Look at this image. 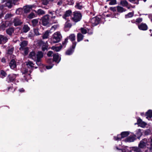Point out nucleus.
Wrapping results in <instances>:
<instances>
[{
	"label": "nucleus",
	"mask_w": 152,
	"mask_h": 152,
	"mask_svg": "<svg viewBox=\"0 0 152 152\" xmlns=\"http://www.w3.org/2000/svg\"><path fill=\"white\" fill-rule=\"evenodd\" d=\"M62 36L59 32H56L53 35L51 38V43H56L58 42L61 40Z\"/></svg>",
	"instance_id": "f257e3e1"
},
{
	"label": "nucleus",
	"mask_w": 152,
	"mask_h": 152,
	"mask_svg": "<svg viewBox=\"0 0 152 152\" xmlns=\"http://www.w3.org/2000/svg\"><path fill=\"white\" fill-rule=\"evenodd\" d=\"M26 65L28 67V70L26 69L22 70V72L23 74H26L28 72V70L31 73L34 69V64L32 62L30 61L27 62L26 63Z\"/></svg>",
	"instance_id": "f03ea898"
},
{
	"label": "nucleus",
	"mask_w": 152,
	"mask_h": 152,
	"mask_svg": "<svg viewBox=\"0 0 152 152\" xmlns=\"http://www.w3.org/2000/svg\"><path fill=\"white\" fill-rule=\"evenodd\" d=\"M147 142V140L145 139H144L142 140L141 141L139 145V148H136L135 149V151L136 152H141V151H140V148H144L146 146Z\"/></svg>",
	"instance_id": "7ed1b4c3"
},
{
	"label": "nucleus",
	"mask_w": 152,
	"mask_h": 152,
	"mask_svg": "<svg viewBox=\"0 0 152 152\" xmlns=\"http://www.w3.org/2000/svg\"><path fill=\"white\" fill-rule=\"evenodd\" d=\"M82 15L81 13L77 12H75L73 13L72 20L75 22L79 21L81 19Z\"/></svg>",
	"instance_id": "20e7f679"
},
{
	"label": "nucleus",
	"mask_w": 152,
	"mask_h": 152,
	"mask_svg": "<svg viewBox=\"0 0 152 152\" xmlns=\"http://www.w3.org/2000/svg\"><path fill=\"white\" fill-rule=\"evenodd\" d=\"M60 60V58L59 56L57 54L53 55V60L51 59H49L47 60V62L49 64H52L53 61L58 63Z\"/></svg>",
	"instance_id": "39448f33"
},
{
	"label": "nucleus",
	"mask_w": 152,
	"mask_h": 152,
	"mask_svg": "<svg viewBox=\"0 0 152 152\" xmlns=\"http://www.w3.org/2000/svg\"><path fill=\"white\" fill-rule=\"evenodd\" d=\"M58 10H57L56 12H49V13L50 15L49 16L51 18V20L53 21V23H57V20H55V19L56 18V14L57 15L58 12Z\"/></svg>",
	"instance_id": "423d86ee"
},
{
	"label": "nucleus",
	"mask_w": 152,
	"mask_h": 152,
	"mask_svg": "<svg viewBox=\"0 0 152 152\" xmlns=\"http://www.w3.org/2000/svg\"><path fill=\"white\" fill-rule=\"evenodd\" d=\"M129 134L128 132H122L121 134L118 135L117 137H114V139L115 140H120L122 138L126 137Z\"/></svg>",
	"instance_id": "0eeeda50"
},
{
	"label": "nucleus",
	"mask_w": 152,
	"mask_h": 152,
	"mask_svg": "<svg viewBox=\"0 0 152 152\" xmlns=\"http://www.w3.org/2000/svg\"><path fill=\"white\" fill-rule=\"evenodd\" d=\"M36 59L35 61H36V63L37 65H39L40 63L39 62L41 58L43 57V53L41 52H38L37 54Z\"/></svg>",
	"instance_id": "6e6552de"
},
{
	"label": "nucleus",
	"mask_w": 152,
	"mask_h": 152,
	"mask_svg": "<svg viewBox=\"0 0 152 152\" xmlns=\"http://www.w3.org/2000/svg\"><path fill=\"white\" fill-rule=\"evenodd\" d=\"M49 18L48 15H46L44 16L42 19V23L43 26H46L49 23Z\"/></svg>",
	"instance_id": "1a4fd4ad"
},
{
	"label": "nucleus",
	"mask_w": 152,
	"mask_h": 152,
	"mask_svg": "<svg viewBox=\"0 0 152 152\" xmlns=\"http://www.w3.org/2000/svg\"><path fill=\"white\" fill-rule=\"evenodd\" d=\"M99 19L97 17L93 18L90 20V22L92 23L93 26L97 25L99 23Z\"/></svg>",
	"instance_id": "9d476101"
},
{
	"label": "nucleus",
	"mask_w": 152,
	"mask_h": 152,
	"mask_svg": "<svg viewBox=\"0 0 152 152\" xmlns=\"http://www.w3.org/2000/svg\"><path fill=\"white\" fill-rule=\"evenodd\" d=\"M17 75L13 74L12 75H9L7 77V80L8 82L12 81L14 80L16 77Z\"/></svg>",
	"instance_id": "9b49d317"
},
{
	"label": "nucleus",
	"mask_w": 152,
	"mask_h": 152,
	"mask_svg": "<svg viewBox=\"0 0 152 152\" xmlns=\"http://www.w3.org/2000/svg\"><path fill=\"white\" fill-rule=\"evenodd\" d=\"M28 42L27 41H24L22 42L20 44V47L19 48V50L20 51L23 50L24 48H26L25 47L27 45Z\"/></svg>",
	"instance_id": "f8f14e48"
},
{
	"label": "nucleus",
	"mask_w": 152,
	"mask_h": 152,
	"mask_svg": "<svg viewBox=\"0 0 152 152\" xmlns=\"http://www.w3.org/2000/svg\"><path fill=\"white\" fill-rule=\"evenodd\" d=\"M140 30H146L147 29L148 26L145 23H142L138 26Z\"/></svg>",
	"instance_id": "ddd939ff"
},
{
	"label": "nucleus",
	"mask_w": 152,
	"mask_h": 152,
	"mask_svg": "<svg viewBox=\"0 0 152 152\" xmlns=\"http://www.w3.org/2000/svg\"><path fill=\"white\" fill-rule=\"evenodd\" d=\"M51 33L50 30H47L42 35V39H46L48 38L50 34Z\"/></svg>",
	"instance_id": "4468645a"
},
{
	"label": "nucleus",
	"mask_w": 152,
	"mask_h": 152,
	"mask_svg": "<svg viewBox=\"0 0 152 152\" xmlns=\"http://www.w3.org/2000/svg\"><path fill=\"white\" fill-rule=\"evenodd\" d=\"M9 65L12 69H14L16 66V62L15 59H13L11 60L9 64Z\"/></svg>",
	"instance_id": "2eb2a0df"
},
{
	"label": "nucleus",
	"mask_w": 152,
	"mask_h": 152,
	"mask_svg": "<svg viewBox=\"0 0 152 152\" xmlns=\"http://www.w3.org/2000/svg\"><path fill=\"white\" fill-rule=\"evenodd\" d=\"M81 31L82 33L83 34H85L87 33L89 34H91L92 33V32L91 30L89 31L88 29L85 28H81Z\"/></svg>",
	"instance_id": "dca6fc26"
},
{
	"label": "nucleus",
	"mask_w": 152,
	"mask_h": 152,
	"mask_svg": "<svg viewBox=\"0 0 152 152\" xmlns=\"http://www.w3.org/2000/svg\"><path fill=\"white\" fill-rule=\"evenodd\" d=\"M8 40V39L6 37L2 35H0V43H4Z\"/></svg>",
	"instance_id": "f3484780"
},
{
	"label": "nucleus",
	"mask_w": 152,
	"mask_h": 152,
	"mask_svg": "<svg viewBox=\"0 0 152 152\" xmlns=\"http://www.w3.org/2000/svg\"><path fill=\"white\" fill-rule=\"evenodd\" d=\"M13 23L14 25L15 26L20 25L22 24V22H21L20 20L18 18H16L14 19Z\"/></svg>",
	"instance_id": "a211bd4d"
},
{
	"label": "nucleus",
	"mask_w": 152,
	"mask_h": 152,
	"mask_svg": "<svg viewBox=\"0 0 152 152\" xmlns=\"http://www.w3.org/2000/svg\"><path fill=\"white\" fill-rule=\"evenodd\" d=\"M32 6L31 5L26 6L23 7L24 11L25 13H27L29 12L31 10Z\"/></svg>",
	"instance_id": "6ab92c4d"
},
{
	"label": "nucleus",
	"mask_w": 152,
	"mask_h": 152,
	"mask_svg": "<svg viewBox=\"0 0 152 152\" xmlns=\"http://www.w3.org/2000/svg\"><path fill=\"white\" fill-rule=\"evenodd\" d=\"M71 13L72 12L71 10L66 11L65 12L64 15L63 16V18L67 20V18L70 16Z\"/></svg>",
	"instance_id": "aec40b11"
},
{
	"label": "nucleus",
	"mask_w": 152,
	"mask_h": 152,
	"mask_svg": "<svg viewBox=\"0 0 152 152\" xmlns=\"http://www.w3.org/2000/svg\"><path fill=\"white\" fill-rule=\"evenodd\" d=\"M13 4H14L12 0H9L6 4V6L9 8H11Z\"/></svg>",
	"instance_id": "412c9836"
},
{
	"label": "nucleus",
	"mask_w": 152,
	"mask_h": 152,
	"mask_svg": "<svg viewBox=\"0 0 152 152\" xmlns=\"http://www.w3.org/2000/svg\"><path fill=\"white\" fill-rule=\"evenodd\" d=\"M120 4L121 5L123 6L127 7L128 9H129L130 7L128 6V4L127 1L126 0L121 1Z\"/></svg>",
	"instance_id": "4be33fe9"
},
{
	"label": "nucleus",
	"mask_w": 152,
	"mask_h": 152,
	"mask_svg": "<svg viewBox=\"0 0 152 152\" xmlns=\"http://www.w3.org/2000/svg\"><path fill=\"white\" fill-rule=\"evenodd\" d=\"M116 8H117L118 12L119 13H122L126 11V10L125 9L121 6H117L116 7Z\"/></svg>",
	"instance_id": "5701e85b"
},
{
	"label": "nucleus",
	"mask_w": 152,
	"mask_h": 152,
	"mask_svg": "<svg viewBox=\"0 0 152 152\" xmlns=\"http://www.w3.org/2000/svg\"><path fill=\"white\" fill-rule=\"evenodd\" d=\"M36 55L34 52H31L29 55V57L31 58L32 59L35 61L36 59Z\"/></svg>",
	"instance_id": "b1692460"
},
{
	"label": "nucleus",
	"mask_w": 152,
	"mask_h": 152,
	"mask_svg": "<svg viewBox=\"0 0 152 152\" xmlns=\"http://www.w3.org/2000/svg\"><path fill=\"white\" fill-rule=\"evenodd\" d=\"M137 122L138 124L142 127H144L146 125V124L143 122L140 119H138Z\"/></svg>",
	"instance_id": "393cba45"
},
{
	"label": "nucleus",
	"mask_w": 152,
	"mask_h": 152,
	"mask_svg": "<svg viewBox=\"0 0 152 152\" xmlns=\"http://www.w3.org/2000/svg\"><path fill=\"white\" fill-rule=\"evenodd\" d=\"M62 48V45H61V46H58V47H56V46H53L52 47V48H51V49L52 50H53L56 51L58 52V51H59L61 50Z\"/></svg>",
	"instance_id": "a878e982"
},
{
	"label": "nucleus",
	"mask_w": 152,
	"mask_h": 152,
	"mask_svg": "<svg viewBox=\"0 0 152 152\" xmlns=\"http://www.w3.org/2000/svg\"><path fill=\"white\" fill-rule=\"evenodd\" d=\"M146 118H151L152 117V110H149L146 113Z\"/></svg>",
	"instance_id": "bb28decb"
},
{
	"label": "nucleus",
	"mask_w": 152,
	"mask_h": 152,
	"mask_svg": "<svg viewBox=\"0 0 152 152\" xmlns=\"http://www.w3.org/2000/svg\"><path fill=\"white\" fill-rule=\"evenodd\" d=\"M75 7L77 9L81 10L83 8V6L81 3H77L75 6Z\"/></svg>",
	"instance_id": "cd10ccee"
},
{
	"label": "nucleus",
	"mask_w": 152,
	"mask_h": 152,
	"mask_svg": "<svg viewBox=\"0 0 152 152\" xmlns=\"http://www.w3.org/2000/svg\"><path fill=\"white\" fill-rule=\"evenodd\" d=\"M4 6L3 5L0 6V15H1L2 17L5 13L4 12Z\"/></svg>",
	"instance_id": "c85d7f7f"
},
{
	"label": "nucleus",
	"mask_w": 152,
	"mask_h": 152,
	"mask_svg": "<svg viewBox=\"0 0 152 152\" xmlns=\"http://www.w3.org/2000/svg\"><path fill=\"white\" fill-rule=\"evenodd\" d=\"M83 37V36L81 33H78L77 35V41L80 42V41L82 40Z\"/></svg>",
	"instance_id": "c756f323"
},
{
	"label": "nucleus",
	"mask_w": 152,
	"mask_h": 152,
	"mask_svg": "<svg viewBox=\"0 0 152 152\" xmlns=\"http://www.w3.org/2000/svg\"><path fill=\"white\" fill-rule=\"evenodd\" d=\"M42 44V48L43 50L44 51L45 50H47L48 48V45L46 43H43L42 41L40 42Z\"/></svg>",
	"instance_id": "7c9ffc66"
},
{
	"label": "nucleus",
	"mask_w": 152,
	"mask_h": 152,
	"mask_svg": "<svg viewBox=\"0 0 152 152\" xmlns=\"http://www.w3.org/2000/svg\"><path fill=\"white\" fill-rule=\"evenodd\" d=\"M135 139V137L134 136H130L126 139V141L127 142H132L134 141Z\"/></svg>",
	"instance_id": "2f4dec72"
},
{
	"label": "nucleus",
	"mask_w": 152,
	"mask_h": 152,
	"mask_svg": "<svg viewBox=\"0 0 152 152\" xmlns=\"http://www.w3.org/2000/svg\"><path fill=\"white\" fill-rule=\"evenodd\" d=\"M35 11L37 13L38 15H43L45 14V11L41 9H39L37 11Z\"/></svg>",
	"instance_id": "473e14b6"
},
{
	"label": "nucleus",
	"mask_w": 152,
	"mask_h": 152,
	"mask_svg": "<svg viewBox=\"0 0 152 152\" xmlns=\"http://www.w3.org/2000/svg\"><path fill=\"white\" fill-rule=\"evenodd\" d=\"M68 38V39H70L71 41H73L75 39V36L74 34H71Z\"/></svg>",
	"instance_id": "72a5a7b5"
},
{
	"label": "nucleus",
	"mask_w": 152,
	"mask_h": 152,
	"mask_svg": "<svg viewBox=\"0 0 152 152\" xmlns=\"http://www.w3.org/2000/svg\"><path fill=\"white\" fill-rule=\"evenodd\" d=\"M38 19H34L32 20V23L33 26H36L38 22Z\"/></svg>",
	"instance_id": "f704fd0d"
},
{
	"label": "nucleus",
	"mask_w": 152,
	"mask_h": 152,
	"mask_svg": "<svg viewBox=\"0 0 152 152\" xmlns=\"http://www.w3.org/2000/svg\"><path fill=\"white\" fill-rule=\"evenodd\" d=\"M14 29L12 28H9L6 30L7 33L10 35H11Z\"/></svg>",
	"instance_id": "c9c22d12"
},
{
	"label": "nucleus",
	"mask_w": 152,
	"mask_h": 152,
	"mask_svg": "<svg viewBox=\"0 0 152 152\" xmlns=\"http://www.w3.org/2000/svg\"><path fill=\"white\" fill-rule=\"evenodd\" d=\"M29 30V28L27 25H24L23 27V30L24 32H27Z\"/></svg>",
	"instance_id": "e433bc0d"
},
{
	"label": "nucleus",
	"mask_w": 152,
	"mask_h": 152,
	"mask_svg": "<svg viewBox=\"0 0 152 152\" xmlns=\"http://www.w3.org/2000/svg\"><path fill=\"white\" fill-rule=\"evenodd\" d=\"M134 14V12H129L127 15H125V18H131L133 16Z\"/></svg>",
	"instance_id": "4c0bfd02"
},
{
	"label": "nucleus",
	"mask_w": 152,
	"mask_h": 152,
	"mask_svg": "<svg viewBox=\"0 0 152 152\" xmlns=\"http://www.w3.org/2000/svg\"><path fill=\"white\" fill-rule=\"evenodd\" d=\"M137 135L139 138L142 135V133L141 132V130L140 129H138L137 131Z\"/></svg>",
	"instance_id": "58836bf2"
},
{
	"label": "nucleus",
	"mask_w": 152,
	"mask_h": 152,
	"mask_svg": "<svg viewBox=\"0 0 152 152\" xmlns=\"http://www.w3.org/2000/svg\"><path fill=\"white\" fill-rule=\"evenodd\" d=\"M21 52L23 51L24 52V54L25 55H27L28 53V48L26 47L24 48V49L23 50L21 51ZM22 53L23 52H22Z\"/></svg>",
	"instance_id": "ea45409f"
},
{
	"label": "nucleus",
	"mask_w": 152,
	"mask_h": 152,
	"mask_svg": "<svg viewBox=\"0 0 152 152\" xmlns=\"http://www.w3.org/2000/svg\"><path fill=\"white\" fill-rule=\"evenodd\" d=\"M108 1H110L109 4L111 5L115 4L116 3V0H108Z\"/></svg>",
	"instance_id": "a19ab883"
},
{
	"label": "nucleus",
	"mask_w": 152,
	"mask_h": 152,
	"mask_svg": "<svg viewBox=\"0 0 152 152\" xmlns=\"http://www.w3.org/2000/svg\"><path fill=\"white\" fill-rule=\"evenodd\" d=\"M73 50L71 49L67 50L66 52V54L67 55H70L73 52Z\"/></svg>",
	"instance_id": "79ce46f5"
},
{
	"label": "nucleus",
	"mask_w": 152,
	"mask_h": 152,
	"mask_svg": "<svg viewBox=\"0 0 152 152\" xmlns=\"http://www.w3.org/2000/svg\"><path fill=\"white\" fill-rule=\"evenodd\" d=\"M22 12V9L21 8H19L16 10V13L17 14H21Z\"/></svg>",
	"instance_id": "37998d69"
},
{
	"label": "nucleus",
	"mask_w": 152,
	"mask_h": 152,
	"mask_svg": "<svg viewBox=\"0 0 152 152\" xmlns=\"http://www.w3.org/2000/svg\"><path fill=\"white\" fill-rule=\"evenodd\" d=\"M35 17V14L33 13H31L28 16V18L30 19L32 18Z\"/></svg>",
	"instance_id": "c03bdc74"
},
{
	"label": "nucleus",
	"mask_w": 152,
	"mask_h": 152,
	"mask_svg": "<svg viewBox=\"0 0 152 152\" xmlns=\"http://www.w3.org/2000/svg\"><path fill=\"white\" fill-rule=\"evenodd\" d=\"M71 26V24L68 22H66L65 23V28H70Z\"/></svg>",
	"instance_id": "a18cd8bd"
},
{
	"label": "nucleus",
	"mask_w": 152,
	"mask_h": 152,
	"mask_svg": "<svg viewBox=\"0 0 152 152\" xmlns=\"http://www.w3.org/2000/svg\"><path fill=\"white\" fill-rule=\"evenodd\" d=\"M58 27L57 25H56L53 26L51 28V30L54 31Z\"/></svg>",
	"instance_id": "49530a36"
},
{
	"label": "nucleus",
	"mask_w": 152,
	"mask_h": 152,
	"mask_svg": "<svg viewBox=\"0 0 152 152\" xmlns=\"http://www.w3.org/2000/svg\"><path fill=\"white\" fill-rule=\"evenodd\" d=\"M142 21V19L141 18H137L136 20V22L140 23Z\"/></svg>",
	"instance_id": "de8ad7c7"
},
{
	"label": "nucleus",
	"mask_w": 152,
	"mask_h": 152,
	"mask_svg": "<svg viewBox=\"0 0 152 152\" xmlns=\"http://www.w3.org/2000/svg\"><path fill=\"white\" fill-rule=\"evenodd\" d=\"M1 73L4 77H5L7 75V74L5 72L2 70H1Z\"/></svg>",
	"instance_id": "09e8293b"
},
{
	"label": "nucleus",
	"mask_w": 152,
	"mask_h": 152,
	"mask_svg": "<svg viewBox=\"0 0 152 152\" xmlns=\"http://www.w3.org/2000/svg\"><path fill=\"white\" fill-rule=\"evenodd\" d=\"M53 54V52L52 51H49L47 54V56L48 57L51 56L52 54Z\"/></svg>",
	"instance_id": "8fccbe9b"
},
{
	"label": "nucleus",
	"mask_w": 152,
	"mask_h": 152,
	"mask_svg": "<svg viewBox=\"0 0 152 152\" xmlns=\"http://www.w3.org/2000/svg\"><path fill=\"white\" fill-rule=\"evenodd\" d=\"M11 16L12 15L11 14H7L5 15V19H7L8 18L11 17Z\"/></svg>",
	"instance_id": "3c124183"
},
{
	"label": "nucleus",
	"mask_w": 152,
	"mask_h": 152,
	"mask_svg": "<svg viewBox=\"0 0 152 152\" xmlns=\"http://www.w3.org/2000/svg\"><path fill=\"white\" fill-rule=\"evenodd\" d=\"M68 38H67L65 39L64 41L62 42V45H65L68 42Z\"/></svg>",
	"instance_id": "603ef678"
},
{
	"label": "nucleus",
	"mask_w": 152,
	"mask_h": 152,
	"mask_svg": "<svg viewBox=\"0 0 152 152\" xmlns=\"http://www.w3.org/2000/svg\"><path fill=\"white\" fill-rule=\"evenodd\" d=\"M13 51V50L12 49L9 50L8 51V53L10 55L12 54V53Z\"/></svg>",
	"instance_id": "864d4df0"
},
{
	"label": "nucleus",
	"mask_w": 152,
	"mask_h": 152,
	"mask_svg": "<svg viewBox=\"0 0 152 152\" xmlns=\"http://www.w3.org/2000/svg\"><path fill=\"white\" fill-rule=\"evenodd\" d=\"M48 3V2L47 0H43L42 1V3L44 5H47Z\"/></svg>",
	"instance_id": "5fc2aeb1"
},
{
	"label": "nucleus",
	"mask_w": 152,
	"mask_h": 152,
	"mask_svg": "<svg viewBox=\"0 0 152 152\" xmlns=\"http://www.w3.org/2000/svg\"><path fill=\"white\" fill-rule=\"evenodd\" d=\"M53 66L52 65H50V66H46V68L47 69H51L52 67H53Z\"/></svg>",
	"instance_id": "6e6d98bb"
},
{
	"label": "nucleus",
	"mask_w": 152,
	"mask_h": 152,
	"mask_svg": "<svg viewBox=\"0 0 152 152\" xmlns=\"http://www.w3.org/2000/svg\"><path fill=\"white\" fill-rule=\"evenodd\" d=\"M34 32L35 33V34L36 35H39V32H38V31L37 30L35 29L34 30Z\"/></svg>",
	"instance_id": "4d7b16f0"
},
{
	"label": "nucleus",
	"mask_w": 152,
	"mask_h": 152,
	"mask_svg": "<svg viewBox=\"0 0 152 152\" xmlns=\"http://www.w3.org/2000/svg\"><path fill=\"white\" fill-rule=\"evenodd\" d=\"M116 7H111L110 8V9L112 10V11H113V12H114L115 11H116Z\"/></svg>",
	"instance_id": "13d9d810"
},
{
	"label": "nucleus",
	"mask_w": 152,
	"mask_h": 152,
	"mask_svg": "<svg viewBox=\"0 0 152 152\" xmlns=\"http://www.w3.org/2000/svg\"><path fill=\"white\" fill-rule=\"evenodd\" d=\"M76 43H73L72 47V48L73 49L75 48L76 46Z\"/></svg>",
	"instance_id": "bf43d9fd"
},
{
	"label": "nucleus",
	"mask_w": 152,
	"mask_h": 152,
	"mask_svg": "<svg viewBox=\"0 0 152 152\" xmlns=\"http://www.w3.org/2000/svg\"><path fill=\"white\" fill-rule=\"evenodd\" d=\"M20 92H23L24 91V90L23 88H21L19 90Z\"/></svg>",
	"instance_id": "052dcab7"
},
{
	"label": "nucleus",
	"mask_w": 152,
	"mask_h": 152,
	"mask_svg": "<svg viewBox=\"0 0 152 152\" xmlns=\"http://www.w3.org/2000/svg\"><path fill=\"white\" fill-rule=\"evenodd\" d=\"M1 62H3V63H5L6 62V60H5V59L4 58H3L2 59H1Z\"/></svg>",
	"instance_id": "680f3d73"
},
{
	"label": "nucleus",
	"mask_w": 152,
	"mask_h": 152,
	"mask_svg": "<svg viewBox=\"0 0 152 152\" xmlns=\"http://www.w3.org/2000/svg\"><path fill=\"white\" fill-rule=\"evenodd\" d=\"M19 0H13V3L14 5L15 4V3L17 1H19Z\"/></svg>",
	"instance_id": "e2e57ef3"
},
{
	"label": "nucleus",
	"mask_w": 152,
	"mask_h": 152,
	"mask_svg": "<svg viewBox=\"0 0 152 152\" xmlns=\"http://www.w3.org/2000/svg\"><path fill=\"white\" fill-rule=\"evenodd\" d=\"M28 75L27 76H28V79H30V78H31V77H30V76L29 74L28 73Z\"/></svg>",
	"instance_id": "0e129e2a"
},
{
	"label": "nucleus",
	"mask_w": 152,
	"mask_h": 152,
	"mask_svg": "<svg viewBox=\"0 0 152 152\" xmlns=\"http://www.w3.org/2000/svg\"><path fill=\"white\" fill-rule=\"evenodd\" d=\"M7 0H1L2 3H3L6 1Z\"/></svg>",
	"instance_id": "69168bd1"
},
{
	"label": "nucleus",
	"mask_w": 152,
	"mask_h": 152,
	"mask_svg": "<svg viewBox=\"0 0 152 152\" xmlns=\"http://www.w3.org/2000/svg\"><path fill=\"white\" fill-rule=\"evenodd\" d=\"M4 27V25H3L1 26V28H3Z\"/></svg>",
	"instance_id": "338daca9"
},
{
	"label": "nucleus",
	"mask_w": 152,
	"mask_h": 152,
	"mask_svg": "<svg viewBox=\"0 0 152 152\" xmlns=\"http://www.w3.org/2000/svg\"><path fill=\"white\" fill-rule=\"evenodd\" d=\"M151 146H152V138L151 140Z\"/></svg>",
	"instance_id": "774afa93"
}]
</instances>
